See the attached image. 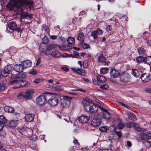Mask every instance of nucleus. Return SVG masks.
Segmentation results:
<instances>
[{"label": "nucleus", "mask_w": 151, "mask_h": 151, "mask_svg": "<svg viewBox=\"0 0 151 151\" xmlns=\"http://www.w3.org/2000/svg\"><path fill=\"white\" fill-rule=\"evenodd\" d=\"M138 53L141 55H144L146 53L145 50L142 47H140L138 49Z\"/></svg>", "instance_id": "f704fd0d"}, {"label": "nucleus", "mask_w": 151, "mask_h": 151, "mask_svg": "<svg viewBox=\"0 0 151 151\" xmlns=\"http://www.w3.org/2000/svg\"><path fill=\"white\" fill-rule=\"evenodd\" d=\"M51 55L55 57V58H58V57L60 56L61 54L59 52L54 50L52 52V54H51Z\"/></svg>", "instance_id": "c85d7f7f"}, {"label": "nucleus", "mask_w": 151, "mask_h": 151, "mask_svg": "<svg viewBox=\"0 0 151 151\" xmlns=\"http://www.w3.org/2000/svg\"><path fill=\"white\" fill-rule=\"evenodd\" d=\"M88 62L86 60H85L83 63V66L84 68H86L88 66Z\"/></svg>", "instance_id": "5fc2aeb1"}, {"label": "nucleus", "mask_w": 151, "mask_h": 151, "mask_svg": "<svg viewBox=\"0 0 151 151\" xmlns=\"http://www.w3.org/2000/svg\"><path fill=\"white\" fill-rule=\"evenodd\" d=\"M139 136L141 139L146 141V140L150 139V137L149 136L148 132H147L146 133H139Z\"/></svg>", "instance_id": "ddd939ff"}, {"label": "nucleus", "mask_w": 151, "mask_h": 151, "mask_svg": "<svg viewBox=\"0 0 151 151\" xmlns=\"http://www.w3.org/2000/svg\"><path fill=\"white\" fill-rule=\"evenodd\" d=\"M8 26L11 30H16L17 28V25L14 22H11L9 23Z\"/></svg>", "instance_id": "a211bd4d"}, {"label": "nucleus", "mask_w": 151, "mask_h": 151, "mask_svg": "<svg viewBox=\"0 0 151 151\" xmlns=\"http://www.w3.org/2000/svg\"><path fill=\"white\" fill-rule=\"evenodd\" d=\"M138 69L139 71L142 72L144 70L145 68L141 65H139L138 68Z\"/></svg>", "instance_id": "3c124183"}, {"label": "nucleus", "mask_w": 151, "mask_h": 151, "mask_svg": "<svg viewBox=\"0 0 151 151\" xmlns=\"http://www.w3.org/2000/svg\"><path fill=\"white\" fill-rule=\"evenodd\" d=\"M89 80L88 79L85 78H82L81 79V81L85 82V83H87V82H88L89 81Z\"/></svg>", "instance_id": "4d7b16f0"}, {"label": "nucleus", "mask_w": 151, "mask_h": 151, "mask_svg": "<svg viewBox=\"0 0 151 151\" xmlns=\"http://www.w3.org/2000/svg\"><path fill=\"white\" fill-rule=\"evenodd\" d=\"M48 96H49L50 99L48 100L47 103L52 106H56L59 103V100L57 98V96L55 94H52L51 93H47Z\"/></svg>", "instance_id": "f03ea898"}, {"label": "nucleus", "mask_w": 151, "mask_h": 151, "mask_svg": "<svg viewBox=\"0 0 151 151\" xmlns=\"http://www.w3.org/2000/svg\"><path fill=\"white\" fill-rule=\"evenodd\" d=\"M44 29L47 34V35H49L50 34V30L48 27L45 26L44 27Z\"/></svg>", "instance_id": "ea45409f"}, {"label": "nucleus", "mask_w": 151, "mask_h": 151, "mask_svg": "<svg viewBox=\"0 0 151 151\" xmlns=\"http://www.w3.org/2000/svg\"><path fill=\"white\" fill-rule=\"evenodd\" d=\"M121 79L124 82L129 81V76L128 74H124V75L121 77Z\"/></svg>", "instance_id": "a878e982"}, {"label": "nucleus", "mask_w": 151, "mask_h": 151, "mask_svg": "<svg viewBox=\"0 0 151 151\" xmlns=\"http://www.w3.org/2000/svg\"><path fill=\"white\" fill-rule=\"evenodd\" d=\"M18 124L17 121L11 120L9 123V126L11 127H16Z\"/></svg>", "instance_id": "7c9ffc66"}, {"label": "nucleus", "mask_w": 151, "mask_h": 151, "mask_svg": "<svg viewBox=\"0 0 151 151\" xmlns=\"http://www.w3.org/2000/svg\"><path fill=\"white\" fill-rule=\"evenodd\" d=\"M1 75L5 77H7L8 75V74L4 70H4L1 72Z\"/></svg>", "instance_id": "a18cd8bd"}, {"label": "nucleus", "mask_w": 151, "mask_h": 151, "mask_svg": "<svg viewBox=\"0 0 151 151\" xmlns=\"http://www.w3.org/2000/svg\"><path fill=\"white\" fill-rule=\"evenodd\" d=\"M29 73L34 75H36L37 74L36 70H35L34 69H32L30 70Z\"/></svg>", "instance_id": "de8ad7c7"}, {"label": "nucleus", "mask_w": 151, "mask_h": 151, "mask_svg": "<svg viewBox=\"0 0 151 151\" xmlns=\"http://www.w3.org/2000/svg\"><path fill=\"white\" fill-rule=\"evenodd\" d=\"M32 64V62L30 60H27L24 61L23 62V68H29L31 67Z\"/></svg>", "instance_id": "412c9836"}, {"label": "nucleus", "mask_w": 151, "mask_h": 151, "mask_svg": "<svg viewBox=\"0 0 151 151\" xmlns=\"http://www.w3.org/2000/svg\"><path fill=\"white\" fill-rule=\"evenodd\" d=\"M110 74L111 77L113 78H116L119 76V73L115 69H112L110 71Z\"/></svg>", "instance_id": "4468645a"}, {"label": "nucleus", "mask_w": 151, "mask_h": 151, "mask_svg": "<svg viewBox=\"0 0 151 151\" xmlns=\"http://www.w3.org/2000/svg\"><path fill=\"white\" fill-rule=\"evenodd\" d=\"M67 42L68 44L72 45L74 44L75 42V38L72 37H70L67 39Z\"/></svg>", "instance_id": "72a5a7b5"}, {"label": "nucleus", "mask_w": 151, "mask_h": 151, "mask_svg": "<svg viewBox=\"0 0 151 151\" xmlns=\"http://www.w3.org/2000/svg\"><path fill=\"white\" fill-rule=\"evenodd\" d=\"M78 119L81 123H86L88 121L89 117L86 115H82L79 117Z\"/></svg>", "instance_id": "9d476101"}, {"label": "nucleus", "mask_w": 151, "mask_h": 151, "mask_svg": "<svg viewBox=\"0 0 151 151\" xmlns=\"http://www.w3.org/2000/svg\"><path fill=\"white\" fill-rule=\"evenodd\" d=\"M17 151H26V149L23 145L18 146L16 148Z\"/></svg>", "instance_id": "c9c22d12"}, {"label": "nucleus", "mask_w": 151, "mask_h": 151, "mask_svg": "<svg viewBox=\"0 0 151 151\" xmlns=\"http://www.w3.org/2000/svg\"><path fill=\"white\" fill-rule=\"evenodd\" d=\"M63 99L64 100L68 101H70L72 99V98L69 97L68 96H63Z\"/></svg>", "instance_id": "603ef678"}, {"label": "nucleus", "mask_w": 151, "mask_h": 151, "mask_svg": "<svg viewBox=\"0 0 151 151\" xmlns=\"http://www.w3.org/2000/svg\"><path fill=\"white\" fill-rule=\"evenodd\" d=\"M58 47L60 50H65V51H67L69 49H71V47L68 46V45H58Z\"/></svg>", "instance_id": "b1692460"}, {"label": "nucleus", "mask_w": 151, "mask_h": 151, "mask_svg": "<svg viewBox=\"0 0 151 151\" xmlns=\"http://www.w3.org/2000/svg\"><path fill=\"white\" fill-rule=\"evenodd\" d=\"M109 69L107 68H102L100 70V73L101 74H105L108 73Z\"/></svg>", "instance_id": "c756f323"}, {"label": "nucleus", "mask_w": 151, "mask_h": 151, "mask_svg": "<svg viewBox=\"0 0 151 151\" xmlns=\"http://www.w3.org/2000/svg\"><path fill=\"white\" fill-rule=\"evenodd\" d=\"M146 92L149 93H151V88H148L145 90Z\"/></svg>", "instance_id": "774afa93"}, {"label": "nucleus", "mask_w": 151, "mask_h": 151, "mask_svg": "<svg viewBox=\"0 0 151 151\" xmlns=\"http://www.w3.org/2000/svg\"><path fill=\"white\" fill-rule=\"evenodd\" d=\"M49 87L52 88V89H55V90L57 91H62L63 90V88L61 87V86H50Z\"/></svg>", "instance_id": "aec40b11"}, {"label": "nucleus", "mask_w": 151, "mask_h": 151, "mask_svg": "<svg viewBox=\"0 0 151 151\" xmlns=\"http://www.w3.org/2000/svg\"><path fill=\"white\" fill-rule=\"evenodd\" d=\"M112 28V27L111 25H108L106 27V30L107 31H109L111 30Z\"/></svg>", "instance_id": "bf43d9fd"}, {"label": "nucleus", "mask_w": 151, "mask_h": 151, "mask_svg": "<svg viewBox=\"0 0 151 151\" xmlns=\"http://www.w3.org/2000/svg\"><path fill=\"white\" fill-rule=\"evenodd\" d=\"M21 76V74L19 75L18 76H17L14 79H12L10 81L11 84H15V83H19L20 85H25L30 84L29 83V82L26 81L21 80L20 78Z\"/></svg>", "instance_id": "7ed1b4c3"}, {"label": "nucleus", "mask_w": 151, "mask_h": 151, "mask_svg": "<svg viewBox=\"0 0 151 151\" xmlns=\"http://www.w3.org/2000/svg\"><path fill=\"white\" fill-rule=\"evenodd\" d=\"M146 62L149 64H151V56H148L146 58Z\"/></svg>", "instance_id": "8fccbe9b"}, {"label": "nucleus", "mask_w": 151, "mask_h": 151, "mask_svg": "<svg viewBox=\"0 0 151 151\" xmlns=\"http://www.w3.org/2000/svg\"><path fill=\"white\" fill-rule=\"evenodd\" d=\"M23 96V95L21 93H19V95H18L17 97V99H20L21 98H22Z\"/></svg>", "instance_id": "e2e57ef3"}, {"label": "nucleus", "mask_w": 151, "mask_h": 151, "mask_svg": "<svg viewBox=\"0 0 151 151\" xmlns=\"http://www.w3.org/2000/svg\"><path fill=\"white\" fill-rule=\"evenodd\" d=\"M92 101L89 99L87 100L84 99L82 102L85 110L90 113L96 112L98 110V106L96 104H92Z\"/></svg>", "instance_id": "f257e3e1"}, {"label": "nucleus", "mask_w": 151, "mask_h": 151, "mask_svg": "<svg viewBox=\"0 0 151 151\" xmlns=\"http://www.w3.org/2000/svg\"><path fill=\"white\" fill-rule=\"evenodd\" d=\"M73 143L74 144L76 145L75 146V148L74 146H73L72 150L73 151H77V150H78V148L79 147L80 145L78 142V141L76 140H74L73 141Z\"/></svg>", "instance_id": "4be33fe9"}, {"label": "nucleus", "mask_w": 151, "mask_h": 151, "mask_svg": "<svg viewBox=\"0 0 151 151\" xmlns=\"http://www.w3.org/2000/svg\"><path fill=\"white\" fill-rule=\"evenodd\" d=\"M43 43L45 44H47L49 42V40L47 37L45 36L43 38Z\"/></svg>", "instance_id": "37998d69"}, {"label": "nucleus", "mask_w": 151, "mask_h": 151, "mask_svg": "<svg viewBox=\"0 0 151 151\" xmlns=\"http://www.w3.org/2000/svg\"><path fill=\"white\" fill-rule=\"evenodd\" d=\"M47 93L45 94L46 95H41L38 97L36 99V103L39 105L42 106L44 104L47 102L46 98L48 96Z\"/></svg>", "instance_id": "20e7f679"}, {"label": "nucleus", "mask_w": 151, "mask_h": 151, "mask_svg": "<svg viewBox=\"0 0 151 151\" xmlns=\"http://www.w3.org/2000/svg\"><path fill=\"white\" fill-rule=\"evenodd\" d=\"M72 70L73 71L75 72L78 73V74H81L82 73V72L81 70H80V68H72Z\"/></svg>", "instance_id": "4c0bfd02"}, {"label": "nucleus", "mask_w": 151, "mask_h": 151, "mask_svg": "<svg viewBox=\"0 0 151 151\" xmlns=\"http://www.w3.org/2000/svg\"><path fill=\"white\" fill-rule=\"evenodd\" d=\"M5 88V86L0 85V92L3 91Z\"/></svg>", "instance_id": "6e6d98bb"}, {"label": "nucleus", "mask_w": 151, "mask_h": 151, "mask_svg": "<svg viewBox=\"0 0 151 151\" xmlns=\"http://www.w3.org/2000/svg\"><path fill=\"white\" fill-rule=\"evenodd\" d=\"M126 114L127 115L129 119L133 121L136 120V118L134 115L133 113L128 112H127Z\"/></svg>", "instance_id": "5701e85b"}, {"label": "nucleus", "mask_w": 151, "mask_h": 151, "mask_svg": "<svg viewBox=\"0 0 151 151\" xmlns=\"http://www.w3.org/2000/svg\"><path fill=\"white\" fill-rule=\"evenodd\" d=\"M43 81V80L42 79L37 78L35 79L34 81V82L36 83H40V82L42 81Z\"/></svg>", "instance_id": "49530a36"}, {"label": "nucleus", "mask_w": 151, "mask_h": 151, "mask_svg": "<svg viewBox=\"0 0 151 151\" xmlns=\"http://www.w3.org/2000/svg\"><path fill=\"white\" fill-rule=\"evenodd\" d=\"M57 47V45L56 44H52L49 45L46 48V50L45 52V54L46 55H51L52 54L51 50L52 49H55Z\"/></svg>", "instance_id": "423d86ee"}, {"label": "nucleus", "mask_w": 151, "mask_h": 151, "mask_svg": "<svg viewBox=\"0 0 151 151\" xmlns=\"http://www.w3.org/2000/svg\"><path fill=\"white\" fill-rule=\"evenodd\" d=\"M58 39L60 41L64 42L65 41V38L64 37H63L60 36L58 37Z\"/></svg>", "instance_id": "680f3d73"}, {"label": "nucleus", "mask_w": 151, "mask_h": 151, "mask_svg": "<svg viewBox=\"0 0 151 151\" xmlns=\"http://www.w3.org/2000/svg\"><path fill=\"white\" fill-rule=\"evenodd\" d=\"M145 58L142 56H139L136 58V60L138 63L142 62L144 60Z\"/></svg>", "instance_id": "58836bf2"}, {"label": "nucleus", "mask_w": 151, "mask_h": 151, "mask_svg": "<svg viewBox=\"0 0 151 151\" xmlns=\"http://www.w3.org/2000/svg\"><path fill=\"white\" fill-rule=\"evenodd\" d=\"M115 133L119 137H120L122 135V133L120 132H115Z\"/></svg>", "instance_id": "338daca9"}, {"label": "nucleus", "mask_w": 151, "mask_h": 151, "mask_svg": "<svg viewBox=\"0 0 151 151\" xmlns=\"http://www.w3.org/2000/svg\"><path fill=\"white\" fill-rule=\"evenodd\" d=\"M25 86H14L12 88H13V89H16L19 88H22V87H25Z\"/></svg>", "instance_id": "13d9d810"}, {"label": "nucleus", "mask_w": 151, "mask_h": 151, "mask_svg": "<svg viewBox=\"0 0 151 151\" xmlns=\"http://www.w3.org/2000/svg\"><path fill=\"white\" fill-rule=\"evenodd\" d=\"M140 78L142 82H147L150 80L151 78L149 74L144 73L141 75Z\"/></svg>", "instance_id": "1a4fd4ad"}, {"label": "nucleus", "mask_w": 151, "mask_h": 151, "mask_svg": "<svg viewBox=\"0 0 151 151\" xmlns=\"http://www.w3.org/2000/svg\"><path fill=\"white\" fill-rule=\"evenodd\" d=\"M35 90L34 89H28L27 90L24 95V98L26 99H31L32 97V95L34 93Z\"/></svg>", "instance_id": "39448f33"}, {"label": "nucleus", "mask_w": 151, "mask_h": 151, "mask_svg": "<svg viewBox=\"0 0 151 151\" xmlns=\"http://www.w3.org/2000/svg\"><path fill=\"white\" fill-rule=\"evenodd\" d=\"M99 129L102 131H106L108 128L106 126L101 127H100Z\"/></svg>", "instance_id": "09e8293b"}, {"label": "nucleus", "mask_w": 151, "mask_h": 151, "mask_svg": "<svg viewBox=\"0 0 151 151\" xmlns=\"http://www.w3.org/2000/svg\"><path fill=\"white\" fill-rule=\"evenodd\" d=\"M125 127L124 123H121L117 124L118 128L120 129L123 128Z\"/></svg>", "instance_id": "a19ab883"}, {"label": "nucleus", "mask_w": 151, "mask_h": 151, "mask_svg": "<svg viewBox=\"0 0 151 151\" xmlns=\"http://www.w3.org/2000/svg\"><path fill=\"white\" fill-rule=\"evenodd\" d=\"M89 45L87 44H83L82 45V47L85 49L89 47Z\"/></svg>", "instance_id": "69168bd1"}, {"label": "nucleus", "mask_w": 151, "mask_h": 151, "mask_svg": "<svg viewBox=\"0 0 151 151\" xmlns=\"http://www.w3.org/2000/svg\"><path fill=\"white\" fill-rule=\"evenodd\" d=\"M84 36V35L83 32H80L77 37V39L79 40L81 44L83 42Z\"/></svg>", "instance_id": "6ab92c4d"}, {"label": "nucleus", "mask_w": 151, "mask_h": 151, "mask_svg": "<svg viewBox=\"0 0 151 151\" xmlns=\"http://www.w3.org/2000/svg\"><path fill=\"white\" fill-rule=\"evenodd\" d=\"M107 54L106 50H102L100 55L98 57V61L101 63H103L105 61L106 58L105 56Z\"/></svg>", "instance_id": "0eeeda50"}, {"label": "nucleus", "mask_w": 151, "mask_h": 151, "mask_svg": "<svg viewBox=\"0 0 151 151\" xmlns=\"http://www.w3.org/2000/svg\"><path fill=\"white\" fill-rule=\"evenodd\" d=\"M28 16V14L26 12H23L21 14V17L23 19H25V18H26Z\"/></svg>", "instance_id": "c03bdc74"}, {"label": "nucleus", "mask_w": 151, "mask_h": 151, "mask_svg": "<svg viewBox=\"0 0 151 151\" xmlns=\"http://www.w3.org/2000/svg\"><path fill=\"white\" fill-rule=\"evenodd\" d=\"M133 122H129L126 124V127H129V128H132L133 127Z\"/></svg>", "instance_id": "79ce46f5"}, {"label": "nucleus", "mask_w": 151, "mask_h": 151, "mask_svg": "<svg viewBox=\"0 0 151 151\" xmlns=\"http://www.w3.org/2000/svg\"><path fill=\"white\" fill-rule=\"evenodd\" d=\"M61 69L63 70H64L66 72H68L69 70L68 68L65 67H61Z\"/></svg>", "instance_id": "052dcab7"}, {"label": "nucleus", "mask_w": 151, "mask_h": 151, "mask_svg": "<svg viewBox=\"0 0 151 151\" xmlns=\"http://www.w3.org/2000/svg\"><path fill=\"white\" fill-rule=\"evenodd\" d=\"M101 122V119L99 118H95L92 120L91 122V124L93 127H98Z\"/></svg>", "instance_id": "9b49d317"}, {"label": "nucleus", "mask_w": 151, "mask_h": 151, "mask_svg": "<svg viewBox=\"0 0 151 151\" xmlns=\"http://www.w3.org/2000/svg\"><path fill=\"white\" fill-rule=\"evenodd\" d=\"M132 73L134 76L136 78H137L139 76V72L138 70H137V69H132Z\"/></svg>", "instance_id": "cd10ccee"}, {"label": "nucleus", "mask_w": 151, "mask_h": 151, "mask_svg": "<svg viewBox=\"0 0 151 151\" xmlns=\"http://www.w3.org/2000/svg\"><path fill=\"white\" fill-rule=\"evenodd\" d=\"M12 67L11 65H6L4 67V69L6 71L8 75L9 71L12 70Z\"/></svg>", "instance_id": "473e14b6"}, {"label": "nucleus", "mask_w": 151, "mask_h": 151, "mask_svg": "<svg viewBox=\"0 0 151 151\" xmlns=\"http://www.w3.org/2000/svg\"><path fill=\"white\" fill-rule=\"evenodd\" d=\"M97 80L99 82H104L106 81V79L104 77L99 75L97 76Z\"/></svg>", "instance_id": "2f4dec72"}, {"label": "nucleus", "mask_w": 151, "mask_h": 151, "mask_svg": "<svg viewBox=\"0 0 151 151\" xmlns=\"http://www.w3.org/2000/svg\"><path fill=\"white\" fill-rule=\"evenodd\" d=\"M31 148H32L33 150H35V151H37L38 150V148L37 147V146H31Z\"/></svg>", "instance_id": "0e129e2a"}, {"label": "nucleus", "mask_w": 151, "mask_h": 151, "mask_svg": "<svg viewBox=\"0 0 151 151\" xmlns=\"http://www.w3.org/2000/svg\"><path fill=\"white\" fill-rule=\"evenodd\" d=\"M4 109L6 112H13L14 111L13 108L11 106H5Z\"/></svg>", "instance_id": "bb28decb"}, {"label": "nucleus", "mask_w": 151, "mask_h": 151, "mask_svg": "<svg viewBox=\"0 0 151 151\" xmlns=\"http://www.w3.org/2000/svg\"><path fill=\"white\" fill-rule=\"evenodd\" d=\"M102 114L104 118L106 119H110L111 116L109 112L108 111L107 109L106 112H103Z\"/></svg>", "instance_id": "393cba45"}, {"label": "nucleus", "mask_w": 151, "mask_h": 151, "mask_svg": "<svg viewBox=\"0 0 151 151\" xmlns=\"http://www.w3.org/2000/svg\"><path fill=\"white\" fill-rule=\"evenodd\" d=\"M109 87V86L106 85H101L100 86V88L102 89H106Z\"/></svg>", "instance_id": "864d4df0"}, {"label": "nucleus", "mask_w": 151, "mask_h": 151, "mask_svg": "<svg viewBox=\"0 0 151 151\" xmlns=\"http://www.w3.org/2000/svg\"><path fill=\"white\" fill-rule=\"evenodd\" d=\"M22 5L21 3H18L17 1H15L14 2V5L12 4L9 3L6 6V7L12 10V9H14V6H16L17 8H20Z\"/></svg>", "instance_id": "f8f14e48"}, {"label": "nucleus", "mask_w": 151, "mask_h": 151, "mask_svg": "<svg viewBox=\"0 0 151 151\" xmlns=\"http://www.w3.org/2000/svg\"><path fill=\"white\" fill-rule=\"evenodd\" d=\"M103 31L100 29H98L96 31H93L92 32L91 36L94 39H97L98 36L100 34H102Z\"/></svg>", "instance_id": "6e6552de"}, {"label": "nucleus", "mask_w": 151, "mask_h": 151, "mask_svg": "<svg viewBox=\"0 0 151 151\" xmlns=\"http://www.w3.org/2000/svg\"><path fill=\"white\" fill-rule=\"evenodd\" d=\"M13 69L15 70L18 73H21L23 70V64H16L14 65Z\"/></svg>", "instance_id": "2eb2a0df"}, {"label": "nucleus", "mask_w": 151, "mask_h": 151, "mask_svg": "<svg viewBox=\"0 0 151 151\" xmlns=\"http://www.w3.org/2000/svg\"><path fill=\"white\" fill-rule=\"evenodd\" d=\"M133 128L134 129L138 131H147V129H145V128H141L139 127V126L137 123H134L133 122Z\"/></svg>", "instance_id": "dca6fc26"}, {"label": "nucleus", "mask_w": 151, "mask_h": 151, "mask_svg": "<svg viewBox=\"0 0 151 151\" xmlns=\"http://www.w3.org/2000/svg\"><path fill=\"white\" fill-rule=\"evenodd\" d=\"M6 122L7 121L4 116H0V122L3 124L6 123Z\"/></svg>", "instance_id": "e433bc0d"}, {"label": "nucleus", "mask_w": 151, "mask_h": 151, "mask_svg": "<svg viewBox=\"0 0 151 151\" xmlns=\"http://www.w3.org/2000/svg\"><path fill=\"white\" fill-rule=\"evenodd\" d=\"M34 115L33 114H27L25 117V120L27 122H32L34 119Z\"/></svg>", "instance_id": "f3484780"}]
</instances>
